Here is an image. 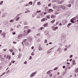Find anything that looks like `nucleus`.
Returning a JSON list of instances; mask_svg holds the SVG:
<instances>
[{
	"label": "nucleus",
	"mask_w": 78,
	"mask_h": 78,
	"mask_svg": "<svg viewBox=\"0 0 78 78\" xmlns=\"http://www.w3.org/2000/svg\"><path fill=\"white\" fill-rule=\"evenodd\" d=\"M12 55H15V52H13L12 53Z\"/></svg>",
	"instance_id": "obj_48"
},
{
	"label": "nucleus",
	"mask_w": 78,
	"mask_h": 78,
	"mask_svg": "<svg viewBox=\"0 0 78 78\" xmlns=\"http://www.w3.org/2000/svg\"><path fill=\"white\" fill-rule=\"evenodd\" d=\"M51 3H50V4H49L48 5V6L49 7V6H51Z\"/></svg>",
	"instance_id": "obj_40"
},
{
	"label": "nucleus",
	"mask_w": 78,
	"mask_h": 78,
	"mask_svg": "<svg viewBox=\"0 0 78 78\" xmlns=\"http://www.w3.org/2000/svg\"><path fill=\"white\" fill-rule=\"evenodd\" d=\"M72 61V59L71 58L69 60V61Z\"/></svg>",
	"instance_id": "obj_59"
},
{
	"label": "nucleus",
	"mask_w": 78,
	"mask_h": 78,
	"mask_svg": "<svg viewBox=\"0 0 78 78\" xmlns=\"http://www.w3.org/2000/svg\"><path fill=\"white\" fill-rule=\"evenodd\" d=\"M63 69H65L66 68V66H64L62 67Z\"/></svg>",
	"instance_id": "obj_44"
},
{
	"label": "nucleus",
	"mask_w": 78,
	"mask_h": 78,
	"mask_svg": "<svg viewBox=\"0 0 78 78\" xmlns=\"http://www.w3.org/2000/svg\"><path fill=\"white\" fill-rule=\"evenodd\" d=\"M61 48H58V49L57 51H61Z\"/></svg>",
	"instance_id": "obj_31"
},
{
	"label": "nucleus",
	"mask_w": 78,
	"mask_h": 78,
	"mask_svg": "<svg viewBox=\"0 0 78 78\" xmlns=\"http://www.w3.org/2000/svg\"><path fill=\"white\" fill-rule=\"evenodd\" d=\"M51 28L54 30V31H56L57 29H58V27H52Z\"/></svg>",
	"instance_id": "obj_1"
},
{
	"label": "nucleus",
	"mask_w": 78,
	"mask_h": 78,
	"mask_svg": "<svg viewBox=\"0 0 78 78\" xmlns=\"http://www.w3.org/2000/svg\"><path fill=\"white\" fill-rule=\"evenodd\" d=\"M49 76L50 77H51V76H52V74H51L50 75H49Z\"/></svg>",
	"instance_id": "obj_50"
},
{
	"label": "nucleus",
	"mask_w": 78,
	"mask_h": 78,
	"mask_svg": "<svg viewBox=\"0 0 78 78\" xmlns=\"http://www.w3.org/2000/svg\"><path fill=\"white\" fill-rule=\"evenodd\" d=\"M37 5H41V2H38L37 3Z\"/></svg>",
	"instance_id": "obj_19"
},
{
	"label": "nucleus",
	"mask_w": 78,
	"mask_h": 78,
	"mask_svg": "<svg viewBox=\"0 0 78 78\" xmlns=\"http://www.w3.org/2000/svg\"><path fill=\"white\" fill-rule=\"evenodd\" d=\"M62 5H60L58 6V8H62Z\"/></svg>",
	"instance_id": "obj_13"
},
{
	"label": "nucleus",
	"mask_w": 78,
	"mask_h": 78,
	"mask_svg": "<svg viewBox=\"0 0 78 78\" xmlns=\"http://www.w3.org/2000/svg\"><path fill=\"white\" fill-rule=\"evenodd\" d=\"M45 43H47V41L46 40H45L44 41Z\"/></svg>",
	"instance_id": "obj_45"
},
{
	"label": "nucleus",
	"mask_w": 78,
	"mask_h": 78,
	"mask_svg": "<svg viewBox=\"0 0 78 78\" xmlns=\"http://www.w3.org/2000/svg\"><path fill=\"white\" fill-rule=\"evenodd\" d=\"M12 63H14V62H15V61H13L12 62Z\"/></svg>",
	"instance_id": "obj_64"
},
{
	"label": "nucleus",
	"mask_w": 78,
	"mask_h": 78,
	"mask_svg": "<svg viewBox=\"0 0 78 78\" xmlns=\"http://www.w3.org/2000/svg\"><path fill=\"white\" fill-rule=\"evenodd\" d=\"M53 8H57V6H53Z\"/></svg>",
	"instance_id": "obj_39"
},
{
	"label": "nucleus",
	"mask_w": 78,
	"mask_h": 78,
	"mask_svg": "<svg viewBox=\"0 0 78 78\" xmlns=\"http://www.w3.org/2000/svg\"><path fill=\"white\" fill-rule=\"evenodd\" d=\"M67 21L66 20H62V23H64V24H66V23H67Z\"/></svg>",
	"instance_id": "obj_3"
},
{
	"label": "nucleus",
	"mask_w": 78,
	"mask_h": 78,
	"mask_svg": "<svg viewBox=\"0 0 78 78\" xmlns=\"http://www.w3.org/2000/svg\"><path fill=\"white\" fill-rule=\"evenodd\" d=\"M31 31V30H28V31H27V33H30V32Z\"/></svg>",
	"instance_id": "obj_32"
},
{
	"label": "nucleus",
	"mask_w": 78,
	"mask_h": 78,
	"mask_svg": "<svg viewBox=\"0 0 78 78\" xmlns=\"http://www.w3.org/2000/svg\"><path fill=\"white\" fill-rule=\"evenodd\" d=\"M8 58H9V55H7L6 57V59H8Z\"/></svg>",
	"instance_id": "obj_43"
},
{
	"label": "nucleus",
	"mask_w": 78,
	"mask_h": 78,
	"mask_svg": "<svg viewBox=\"0 0 78 78\" xmlns=\"http://www.w3.org/2000/svg\"><path fill=\"white\" fill-rule=\"evenodd\" d=\"M27 39H24V40L23 41V42H24V43L26 42H27Z\"/></svg>",
	"instance_id": "obj_20"
},
{
	"label": "nucleus",
	"mask_w": 78,
	"mask_h": 78,
	"mask_svg": "<svg viewBox=\"0 0 78 78\" xmlns=\"http://www.w3.org/2000/svg\"><path fill=\"white\" fill-rule=\"evenodd\" d=\"M42 48H41V47L40 46H39V50H42Z\"/></svg>",
	"instance_id": "obj_18"
},
{
	"label": "nucleus",
	"mask_w": 78,
	"mask_h": 78,
	"mask_svg": "<svg viewBox=\"0 0 78 78\" xmlns=\"http://www.w3.org/2000/svg\"><path fill=\"white\" fill-rule=\"evenodd\" d=\"M78 72V68H77L75 71V72L76 73L77 72Z\"/></svg>",
	"instance_id": "obj_25"
},
{
	"label": "nucleus",
	"mask_w": 78,
	"mask_h": 78,
	"mask_svg": "<svg viewBox=\"0 0 78 78\" xmlns=\"http://www.w3.org/2000/svg\"><path fill=\"white\" fill-rule=\"evenodd\" d=\"M13 31V29L12 28H11L10 29V31Z\"/></svg>",
	"instance_id": "obj_37"
},
{
	"label": "nucleus",
	"mask_w": 78,
	"mask_h": 78,
	"mask_svg": "<svg viewBox=\"0 0 78 78\" xmlns=\"http://www.w3.org/2000/svg\"><path fill=\"white\" fill-rule=\"evenodd\" d=\"M41 30H43V29H44V27H41L40 28Z\"/></svg>",
	"instance_id": "obj_53"
},
{
	"label": "nucleus",
	"mask_w": 78,
	"mask_h": 78,
	"mask_svg": "<svg viewBox=\"0 0 78 78\" xmlns=\"http://www.w3.org/2000/svg\"><path fill=\"white\" fill-rule=\"evenodd\" d=\"M46 17L48 19H50V16L49 15H48L46 16Z\"/></svg>",
	"instance_id": "obj_21"
},
{
	"label": "nucleus",
	"mask_w": 78,
	"mask_h": 78,
	"mask_svg": "<svg viewBox=\"0 0 78 78\" xmlns=\"http://www.w3.org/2000/svg\"><path fill=\"white\" fill-rule=\"evenodd\" d=\"M24 64H27V62H24Z\"/></svg>",
	"instance_id": "obj_52"
},
{
	"label": "nucleus",
	"mask_w": 78,
	"mask_h": 78,
	"mask_svg": "<svg viewBox=\"0 0 78 78\" xmlns=\"http://www.w3.org/2000/svg\"><path fill=\"white\" fill-rule=\"evenodd\" d=\"M5 74V72H4L1 75H0V76L1 77V76H2L3 75H4Z\"/></svg>",
	"instance_id": "obj_17"
},
{
	"label": "nucleus",
	"mask_w": 78,
	"mask_h": 78,
	"mask_svg": "<svg viewBox=\"0 0 78 78\" xmlns=\"http://www.w3.org/2000/svg\"><path fill=\"white\" fill-rule=\"evenodd\" d=\"M9 51H10V52H12V51H13V50H12V49H10L9 50Z\"/></svg>",
	"instance_id": "obj_26"
},
{
	"label": "nucleus",
	"mask_w": 78,
	"mask_h": 78,
	"mask_svg": "<svg viewBox=\"0 0 78 78\" xmlns=\"http://www.w3.org/2000/svg\"><path fill=\"white\" fill-rule=\"evenodd\" d=\"M3 1H1L0 3V5H2V4H3Z\"/></svg>",
	"instance_id": "obj_27"
},
{
	"label": "nucleus",
	"mask_w": 78,
	"mask_h": 78,
	"mask_svg": "<svg viewBox=\"0 0 78 78\" xmlns=\"http://www.w3.org/2000/svg\"><path fill=\"white\" fill-rule=\"evenodd\" d=\"M58 25H61V26H62V23H60L58 24Z\"/></svg>",
	"instance_id": "obj_51"
},
{
	"label": "nucleus",
	"mask_w": 78,
	"mask_h": 78,
	"mask_svg": "<svg viewBox=\"0 0 78 78\" xmlns=\"http://www.w3.org/2000/svg\"><path fill=\"white\" fill-rule=\"evenodd\" d=\"M36 72H34V73H32L30 76V77H31V78H32V76H34V75H35L36 74Z\"/></svg>",
	"instance_id": "obj_2"
},
{
	"label": "nucleus",
	"mask_w": 78,
	"mask_h": 78,
	"mask_svg": "<svg viewBox=\"0 0 78 78\" xmlns=\"http://www.w3.org/2000/svg\"><path fill=\"white\" fill-rule=\"evenodd\" d=\"M62 9H67V8H66V7H65V6L62 7Z\"/></svg>",
	"instance_id": "obj_16"
},
{
	"label": "nucleus",
	"mask_w": 78,
	"mask_h": 78,
	"mask_svg": "<svg viewBox=\"0 0 78 78\" xmlns=\"http://www.w3.org/2000/svg\"><path fill=\"white\" fill-rule=\"evenodd\" d=\"M2 35H3V37H5V35H6V33L5 32H3L2 34Z\"/></svg>",
	"instance_id": "obj_7"
},
{
	"label": "nucleus",
	"mask_w": 78,
	"mask_h": 78,
	"mask_svg": "<svg viewBox=\"0 0 78 78\" xmlns=\"http://www.w3.org/2000/svg\"><path fill=\"white\" fill-rule=\"evenodd\" d=\"M70 21L71 22V23H75L74 22V21H73V18Z\"/></svg>",
	"instance_id": "obj_9"
},
{
	"label": "nucleus",
	"mask_w": 78,
	"mask_h": 78,
	"mask_svg": "<svg viewBox=\"0 0 78 78\" xmlns=\"http://www.w3.org/2000/svg\"><path fill=\"white\" fill-rule=\"evenodd\" d=\"M32 4H33L32 2H30L29 3V5H31Z\"/></svg>",
	"instance_id": "obj_24"
},
{
	"label": "nucleus",
	"mask_w": 78,
	"mask_h": 78,
	"mask_svg": "<svg viewBox=\"0 0 78 78\" xmlns=\"http://www.w3.org/2000/svg\"><path fill=\"white\" fill-rule=\"evenodd\" d=\"M7 50V49L6 50V49H3V50L4 51H6Z\"/></svg>",
	"instance_id": "obj_47"
},
{
	"label": "nucleus",
	"mask_w": 78,
	"mask_h": 78,
	"mask_svg": "<svg viewBox=\"0 0 78 78\" xmlns=\"http://www.w3.org/2000/svg\"><path fill=\"white\" fill-rule=\"evenodd\" d=\"M12 34H13V35L16 34V33L14 32H12Z\"/></svg>",
	"instance_id": "obj_57"
},
{
	"label": "nucleus",
	"mask_w": 78,
	"mask_h": 78,
	"mask_svg": "<svg viewBox=\"0 0 78 78\" xmlns=\"http://www.w3.org/2000/svg\"><path fill=\"white\" fill-rule=\"evenodd\" d=\"M2 30H0V34H1V33L2 32Z\"/></svg>",
	"instance_id": "obj_60"
},
{
	"label": "nucleus",
	"mask_w": 78,
	"mask_h": 78,
	"mask_svg": "<svg viewBox=\"0 0 78 78\" xmlns=\"http://www.w3.org/2000/svg\"><path fill=\"white\" fill-rule=\"evenodd\" d=\"M55 20H53L51 21V22L52 23H54V22H55Z\"/></svg>",
	"instance_id": "obj_23"
},
{
	"label": "nucleus",
	"mask_w": 78,
	"mask_h": 78,
	"mask_svg": "<svg viewBox=\"0 0 78 78\" xmlns=\"http://www.w3.org/2000/svg\"><path fill=\"white\" fill-rule=\"evenodd\" d=\"M28 34H27V33H26V32H25L24 33V34H23V35L24 36H27V35Z\"/></svg>",
	"instance_id": "obj_11"
},
{
	"label": "nucleus",
	"mask_w": 78,
	"mask_h": 78,
	"mask_svg": "<svg viewBox=\"0 0 78 78\" xmlns=\"http://www.w3.org/2000/svg\"><path fill=\"white\" fill-rule=\"evenodd\" d=\"M51 18L53 19V18H55V17H56V16L54 15H52L51 16Z\"/></svg>",
	"instance_id": "obj_6"
},
{
	"label": "nucleus",
	"mask_w": 78,
	"mask_h": 78,
	"mask_svg": "<svg viewBox=\"0 0 78 78\" xmlns=\"http://www.w3.org/2000/svg\"><path fill=\"white\" fill-rule=\"evenodd\" d=\"M29 5H28V4H26V6H29Z\"/></svg>",
	"instance_id": "obj_58"
},
{
	"label": "nucleus",
	"mask_w": 78,
	"mask_h": 78,
	"mask_svg": "<svg viewBox=\"0 0 78 78\" xmlns=\"http://www.w3.org/2000/svg\"><path fill=\"white\" fill-rule=\"evenodd\" d=\"M14 22V20H11L10 21V22Z\"/></svg>",
	"instance_id": "obj_30"
},
{
	"label": "nucleus",
	"mask_w": 78,
	"mask_h": 78,
	"mask_svg": "<svg viewBox=\"0 0 78 78\" xmlns=\"http://www.w3.org/2000/svg\"><path fill=\"white\" fill-rule=\"evenodd\" d=\"M47 25H48V23H47L46 24H45L44 25V27H47Z\"/></svg>",
	"instance_id": "obj_14"
},
{
	"label": "nucleus",
	"mask_w": 78,
	"mask_h": 78,
	"mask_svg": "<svg viewBox=\"0 0 78 78\" xmlns=\"http://www.w3.org/2000/svg\"><path fill=\"white\" fill-rule=\"evenodd\" d=\"M37 36H40V34H37Z\"/></svg>",
	"instance_id": "obj_61"
},
{
	"label": "nucleus",
	"mask_w": 78,
	"mask_h": 78,
	"mask_svg": "<svg viewBox=\"0 0 78 78\" xmlns=\"http://www.w3.org/2000/svg\"><path fill=\"white\" fill-rule=\"evenodd\" d=\"M11 55H10L9 56V59H11Z\"/></svg>",
	"instance_id": "obj_54"
},
{
	"label": "nucleus",
	"mask_w": 78,
	"mask_h": 78,
	"mask_svg": "<svg viewBox=\"0 0 78 78\" xmlns=\"http://www.w3.org/2000/svg\"><path fill=\"white\" fill-rule=\"evenodd\" d=\"M13 44H17V42H15V41H13Z\"/></svg>",
	"instance_id": "obj_56"
},
{
	"label": "nucleus",
	"mask_w": 78,
	"mask_h": 78,
	"mask_svg": "<svg viewBox=\"0 0 78 78\" xmlns=\"http://www.w3.org/2000/svg\"><path fill=\"white\" fill-rule=\"evenodd\" d=\"M19 18H20V17L17 18L16 19V21L19 20Z\"/></svg>",
	"instance_id": "obj_34"
},
{
	"label": "nucleus",
	"mask_w": 78,
	"mask_h": 78,
	"mask_svg": "<svg viewBox=\"0 0 78 78\" xmlns=\"http://www.w3.org/2000/svg\"><path fill=\"white\" fill-rule=\"evenodd\" d=\"M37 12L38 13H39V12H41V10H39V11H37Z\"/></svg>",
	"instance_id": "obj_35"
},
{
	"label": "nucleus",
	"mask_w": 78,
	"mask_h": 78,
	"mask_svg": "<svg viewBox=\"0 0 78 78\" xmlns=\"http://www.w3.org/2000/svg\"><path fill=\"white\" fill-rule=\"evenodd\" d=\"M72 23H69L68 24L67 26V27H69L70 25H72Z\"/></svg>",
	"instance_id": "obj_12"
},
{
	"label": "nucleus",
	"mask_w": 78,
	"mask_h": 78,
	"mask_svg": "<svg viewBox=\"0 0 78 78\" xmlns=\"http://www.w3.org/2000/svg\"><path fill=\"white\" fill-rule=\"evenodd\" d=\"M47 14V12H44V14Z\"/></svg>",
	"instance_id": "obj_62"
},
{
	"label": "nucleus",
	"mask_w": 78,
	"mask_h": 78,
	"mask_svg": "<svg viewBox=\"0 0 78 78\" xmlns=\"http://www.w3.org/2000/svg\"><path fill=\"white\" fill-rule=\"evenodd\" d=\"M60 10H61V9H57L56 10V11H60Z\"/></svg>",
	"instance_id": "obj_42"
},
{
	"label": "nucleus",
	"mask_w": 78,
	"mask_h": 78,
	"mask_svg": "<svg viewBox=\"0 0 78 78\" xmlns=\"http://www.w3.org/2000/svg\"><path fill=\"white\" fill-rule=\"evenodd\" d=\"M30 40H29V41H31V40H32V39H31V38H30Z\"/></svg>",
	"instance_id": "obj_63"
},
{
	"label": "nucleus",
	"mask_w": 78,
	"mask_h": 78,
	"mask_svg": "<svg viewBox=\"0 0 78 78\" xmlns=\"http://www.w3.org/2000/svg\"><path fill=\"white\" fill-rule=\"evenodd\" d=\"M48 12H49V13H50L51 12H53V10L52 9H49L48 11Z\"/></svg>",
	"instance_id": "obj_4"
},
{
	"label": "nucleus",
	"mask_w": 78,
	"mask_h": 78,
	"mask_svg": "<svg viewBox=\"0 0 78 78\" xmlns=\"http://www.w3.org/2000/svg\"><path fill=\"white\" fill-rule=\"evenodd\" d=\"M21 35H19L18 37V39H20V38H21Z\"/></svg>",
	"instance_id": "obj_15"
},
{
	"label": "nucleus",
	"mask_w": 78,
	"mask_h": 78,
	"mask_svg": "<svg viewBox=\"0 0 78 78\" xmlns=\"http://www.w3.org/2000/svg\"><path fill=\"white\" fill-rule=\"evenodd\" d=\"M31 55L33 56V55H34V52H32L31 53Z\"/></svg>",
	"instance_id": "obj_29"
},
{
	"label": "nucleus",
	"mask_w": 78,
	"mask_h": 78,
	"mask_svg": "<svg viewBox=\"0 0 78 78\" xmlns=\"http://www.w3.org/2000/svg\"><path fill=\"white\" fill-rule=\"evenodd\" d=\"M4 58H1V61H4Z\"/></svg>",
	"instance_id": "obj_38"
},
{
	"label": "nucleus",
	"mask_w": 78,
	"mask_h": 78,
	"mask_svg": "<svg viewBox=\"0 0 78 78\" xmlns=\"http://www.w3.org/2000/svg\"><path fill=\"white\" fill-rule=\"evenodd\" d=\"M72 62L73 64L74 65H76V63H75V60H73L72 61Z\"/></svg>",
	"instance_id": "obj_8"
},
{
	"label": "nucleus",
	"mask_w": 78,
	"mask_h": 78,
	"mask_svg": "<svg viewBox=\"0 0 78 78\" xmlns=\"http://www.w3.org/2000/svg\"><path fill=\"white\" fill-rule=\"evenodd\" d=\"M45 18H43V19H42L41 20V22H44V21H45Z\"/></svg>",
	"instance_id": "obj_10"
},
{
	"label": "nucleus",
	"mask_w": 78,
	"mask_h": 78,
	"mask_svg": "<svg viewBox=\"0 0 78 78\" xmlns=\"http://www.w3.org/2000/svg\"><path fill=\"white\" fill-rule=\"evenodd\" d=\"M72 57H73V55H71L69 57V58H72Z\"/></svg>",
	"instance_id": "obj_41"
},
{
	"label": "nucleus",
	"mask_w": 78,
	"mask_h": 78,
	"mask_svg": "<svg viewBox=\"0 0 78 78\" xmlns=\"http://www.w3.org/2000/svg\"><path fill=\"white\" fill-rule=\"evenodd\" d=\"M31 49L32 50H33V49H34V46H32V47H31Z\"/></svg>",
	"instance_id": "obj_55"
},
{
	"label": "nucleus",
	"mask_w": 78,
	"mask_h": 78,
	"mask_svg": "<svg viewBox=\"0 0 78 78\" xmlns=\"http://www.w3.org/2000/svg\"><path fill=\"white\" fill-rule=\"evenodd\" d=\"M67 49L66 48H65L64 49V51H67Z\"/></svg>",
	"instance_id": "obj_49"
},
{
	"label": "nucleus",
	"mask_w": 78,
	"mask_h": 78,
	"mask_svg": "<svg viewBox=\"0 0 78 78\" xmlns=\"http://www.w3.org/2000/svg\"><path fill=\"white\" fill-rule=\"evenodd\" d=\"M47 74H50V71H48L47 73Z\"/></svg>",
	"instance_id": "obj_33"
},
{
	"label": "nucleus",
	"mask_w": 78,
	"mask_h": 78,
	"mask_svg": "<svg viewBox=\"0 0 78 78\" xmlns=\"http://www.w3.org/2000/svg\"><path fill=\"white\" fill-rule=\"evenodd\" d=\"M29 59L30 60H31V59H32V57H31V56H30Z\"/></svg>",
	"instance_id": "obj_28"
},
{
	"label": "nucleus",
	"mask_w": 78,
	"mask_h": 78,
	"mask_svg": "<svg viewBox=\"0 0 78 78\" xmlns=\"http://www.w3.org/2000/svg\"><path fill=\"white\" fill-rule=\"evenodd\" d=\"M58 23H58V22H57V23H56V24H54V26L55 27L56 26V25H58Z\"/></svg>",
	"instance_id": "obj_22"
},
{
	"label": "nucleus",
	"mask_w": 78,
	"mask_h": 78,
	"mask_svg": "<svg viewBox=\"0 0 78 78\" xmlns=\"http://www.w3.org/2000/svg\"><path fill=\"white\" fill-rule=\"evenodd\" d=\"M57 69H58V67L55 68L54 69V70H56Z\"/></svg>",
	"instance_id": "obj_46"
},
{
	"label": "nucleus",
	"mask_w": 78,
	"mask_h": 78,
	"mask_svg": "<svg viewBox=\"0 0 78 78\" xmlns=\"http://www.w3.org/2000/svg\"><path fill=\"white\" fill-rule=\"evenodd\" d=\"M73 21L74 23L76 22V18H73Z\"/></svg>",
	"instance_id": "obj_5"
},
{
	"label": "nucleus",
	"mask_w": 78,
	"mask_h": 78,
	"mask_svg": "<svg viewBox=\"0 0 78 78\" xmlns=\"http://www.w3.org/2000/svg\"><path fill=\"white\" fill-rule=\"evenodd\" d=\"M68 7H71V5L70 4H69L68 5Z\"/></svg>",
	"instance_id": "obj_36"
}]
</instances>
